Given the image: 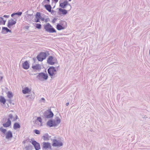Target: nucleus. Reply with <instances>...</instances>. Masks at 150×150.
I'll return each instance as SVG.
<instances>
[{
  "label": "nucleus",
  "mask_w": 150,
  "mask_h": 150,
  "mask_svg": "<svg viewBox=\"0 0 150 150\" xmlns=\"http://www.w3.org/2000/svg\"><path fill=\"white\" fill-rule=\"evenodd\" d=\"M46 31L50 33H56V31L49 23L44 25Z\"/></svg>",
  "instance_id": "3"
},
{
  "label": "nucleus",
  "mask_w": 150,
  "mask_h": 150,
  "mask_svg": "<svg viewBox=\"0 0 150 150\" xmlns=\"http://www.w3.org/2000/svg\"><path fill=\"white\" fill-rule=\"evenodd\" d=\"M40 102L41 103L43 102V103H45V99L44 98H42L40 100Z\"/></svg>",
  "instance_id": "31"
},
{
  "label": "nucleus",
  "mask_w": 150,
  "mask_h": 150,
  "mask_svg": "<svg viewBox=\"0 0 150 150\" xmlns=\"http://www.w3.org/2000/svg\"><path fill=\"white\" fill-rule=\"evenodd\" d=\"M32 68L35 70H40L41 69V66L39 64H37L32 67Z\"/></svg>",
  "instance_id": "22"
},
{
  "label": "nucleus",
  "mask_w": 150,
  "mask_h": 150,
  "mask_svg": "<svg viewBox=\"0 0 150 150\" xmlns=\"http://www.w3.org/2000/svg\"><path fill=\"white\" fill-rule=\"evenodd\" d=\"M29 95H27V96H26V97H28V96H29Z\"/></svg>",
  "instance_id": "45"
},
{
  "label": "nucleus",
  "mask_w": 150,
  "mask_h": 150,
  "mask_svg": "<svg viewBox=\"0 0 150 150\" xmlns=\"http://www.w3.org/2000/svg\"><path fill=\"white\" fill-rule=\"evenodd\" d=\"M61 25L58 24L56 26V28L58 30H61L64 29L67 26V23L65 22H63Z\"/></svg>",
  "instance_id": "11"
},
{
  "label": "nucleus",
  "mask_w": 150,
  "mask_h": 150,
  "mask_svg": "<svg viewBox=\"0 0 150 150\" xmlns=\"http://www.w3.org/2000/svg\"><path fill=\"white\" fill-rule=\"evenodd\" d=\"M149 54H150V50H149Z\"/></svg>",
  "instance_id": "46"
},
{
  "label": "nucleus",
  "mask_w": 150,
  "mask_h": 150,
  "mask_svg": "<svg viewBox=\"0 0 150 150\" xmlns=\"http://www.w3.org/2000/svg\"><path fill=\"white\" fill-rule=\"evenodd\" d=\"M69 105V103H67L66 104V105L67 106H68Z\"/></svg>",
  "instance_id": "43"
},
{
  "label": "nucleus",
  "mask_w": 150,
  "mask_h": 150,
  "mask_svg": "<svg viewBox=\"0 0 150 150\" xmlns=\"http://www.w3.org/2000/svg\"><path fill=\"white\" fill-rule=\"evenodd\" d=\"M23 67L25 69H28L29 67V65L27 61H25L23 64Z\"/></svg>",
  "instance_id": "17"
},
{
  "label": "nucleus",
  "mask_w": 150,
  "mask_h": 150,
  "mask_svg": "<svg viewBox=\"0 0 150 150\" xmlns=\"http://www.w3.org/2000/svg\"><path fill=\"white\" fill-rule=\"evenodd\" d=\"M46 9L49 12H50L51 11V7L50 5L46 4L44 6Z\"/></svg>",
  "instance_id": "25"
},
{
  "label": "nucleus",
  "mask_w": 150,
  "mask_h": 150,
  "mask_svg": "<svg viewBox=\"0 0 150 150\" xmlns=\"http://www.w3.org/2000/svg\"><path fill=\"white\" fill-rule=\"evenodd\" d=\"M30 142L34 146L35 150H39L40 149V144L35 141L31 139Z\"/></svg>",
  "instance_id": "9"
},
{
  "label": "nucleus",
  "mask_w": 150,
  "mask_h": 150,
  "mask_svg": "<svg viewBox=\"0 0 150 150\" xmlns=\"http://www.w3.org/2000/svg\"><path fill=\"white\" fill-rule=\"evenodd\" d=\"M21 127L20 125L18 123H15L13 126V128L14 129H18L20 128Z\"/></svg>",
  "instance_id": "23"
},
{
  "label": "nucleus",
  "mask_w": 150,
  "mask_h": 150,
  "mask_svg": "<svg viewBox=\"0 0 150 150\" xmlns=\"http://www.w3.org/2000/svg\"><path fill=\"white\" fill-rule=\"evenodd\" d=\"M34 132L36 134H40V132L39 130L37 129L34 130Z\"/></svg>",
  "instance_id": "32"
},
{
  "label": "nucleus",
  "mask_w": 150,
  "mask_h": 150,
  "mask_svg": "<svg viewBox=\"0 0 150 150\" xmlns=\"http://www.w3.org/2000/svg\"><path fill=\"white\" fill-rule=\"evenodd\" d=\"M54 1H55V2H57L58 0H53Z\"/></svg>",
  "instance_id": "44"
},
{
  "label": "nucleus",
  "mask_w": 150,
  "mask_h": 150,
  "mask_svg": "<svg viewBox=\"0 0 150 150\" xmlns=\"http://www.w3.org/2000/svg\"><path fill=\"white\" fill-rule=\"evenodd\" d=\"M8 117V119H9L10 120L11 119L13 121H16L18 119V117L17 115H16L15 117L13 116L11 114H10L9 115Z\"/></svg>",
  "instance_id": "18"
},
{
  "label": "nucleus",
  "mask_w": 150,
  "mask_h": 150,
  "mask_svg": "<svg viewBox=\"0 0 150 150\" xmlns=\"http://www.w3.org/2000/svg\"><path fill=\"white\" fill-rule=\"evenodd\" d=\"M15 14H16V15H18V16H20L22 14V12H17L16 13H15Z\"/></svg>",
  "instance_id": "34"
},
{
  "label": "nucleus",
  "mask_w": 150,
  "mask_h": 150,
  "mask_svg": "<svg viewBox=\"0 0 150 150\" xmlns=\"http://www.w3.org/2000/svg\"><path fill=\"white\" fill-rule=\"evenodd\" d=\"M5 135L6 138L7 139H11L13 137L12 132L10 130L8 131Z\"/></svg>",
  "instance_id": "15"
},
{
  "label": "nucleus",
  "mask_w": 150,
  "mask_h": 150,
  "mask_svg": "<svg viewBox=\"0 0 150 150\" xmlns=\"http://www.w3.org/2000/svg\"><path fill=\"white\" fill-rule=\"evenodd\" d=\"M0 131L3 134V135L2 136L3 137H4L6 133V129H5L3 127H0Z\"/></svg>",
  "instance_id": "21"
},
{
  "label": "nucleus",
  "mask_w": 150,
  "mask_h": 150,
  "mask_svg": "<svg viewBox=\"0 0 150 150\" xmlns=\"http://www.w3.org/2000/svg\"><path fill=\"white\" fill-rule=\"evenodd\" d=\"M16 15L15 13H13L11 15V16L13 17L14 15Z\"/></svg>",
  "instance_id": "41"
},
{
  "label": "nucleus",
  "mask_w": 150,
  "mask_h": 150,
  "mask_svg": "<svg viewBox=\"0 0 150 150\" xmlns=\"http://www.w3.org/2000/svg\"><path fill=\"white\" fill-rule=\"evenodd\" d=\"M57 18H54L53 19V20L52 21V23H55L56 21H57Z\"/></svg>",
  "instance_id": "36"
},
{
  "label": "nucleus",
  "mask_w": 150,
  "mask_h": 150,
  "mask_svg": "<svg viewBox=\"0 0 150 150\" xmlns=\"http://www.w3.org/2000/svg\"><path fill=\"white\" fill-rule=\"evenodd\" d=\"M59 11L60 12H61L62 13L63 15H66L67 13V10H66L65 9H62L61 8H59Z\"/></svg>",
  "instance_id": "26"
},
{
  "label": "nucleus",
  "mask_w": 150,
  "mask_h": 150,
  "mask_svg": "<svg viewBox=\"0 0 150 150\" xmlns=\"http://www.w3.org/2000/svg\"><path fill=\"white\" fill-rule=\"evenodd\" d=\"M35 27L38 29H40L41 27V25L40 24L36 23L35 24Z\"/></svg>",
  "instance_id": "30"
},
{
  "label": "nucleus",
  "mask_w": 150,
  "mask_h": 150,
  "mask_svg": "<svg viewBox=\"0 0 150 150\" xmlns=\"http://www.w3.org/2000/svg\"><path fill=\"white\" fill-rule=\"evenodd\" d=\"M29 146H26L25 148L26 150H29Z\"/></svg>",
  "instance_id": "40"
},
{
  "label": "nucleus",
  "mask_w": 150,
  "mask_h": 150,
  "mask_svg": "<svg viewBox=\"0 0 150 150\" xmlns=\"http://www.w3.org/2000/svg\"><path fill=\"white\" fill-rule=\"evenodd\" d=\"M23 93L24 94L29 93L31 91V89L28 87H25L22 91Z\"/></svg>",
  "instance_id": "19"
},
{
  "label": "nucleus",
  "mask_w": 150,
  "mask_h": 150,
  "mask_svg": "<svg viewBox=\"0 0 150 150\" xmlns=\"http://www.w3.org/2000/svg\"><path fill=\"white\" fill-rule=\"evenodd\" d=\"M61 122V119L58 117H57L56 120H50L47 123V125L50 127L57 126Z\"/></svg>",
  "instance_id": "1"
},
{
  "label": "nucleus",
  "mask_w": 150,
  "mask_h": 150,
  "mask_svg": "<svg viewBox=\"0 0 150 150\" xmlns=\"http://www.w3.org/2000/svg\"><path fill=\"white\" fill-rule=\"evenodd\" d=\"M6 22V20H4V19H3V25H5V24Z\"/></svg>",
  "instance_id": "38"
},
{
  "label": "nucleus",
  "mask_w": 150,
  "mask_h": 150,
  "mask_svg": "<svg viewBox=\"0 0 150 150\" xmlns=\"http://www.w3.org/2000/svg\"><path fill=\"white\" fill-rule=\"evenodd\" d=\"M2 79H3V77L2 76H0V81Z\"/></svg>",
  "instance_id": "42"
},
{
  "label": "nucleus",
  "mask_w": 150,
  "mask_h": 150,
  "mask_svg": "<svg viewBox=\"0 0 150 150\" xmlns=\"http://www.w3.org/2000/svg\"><path fill=\"white\" fill-rule=\"evenodd\" d=\"M53 115V113L50 110H47L45 113V116L46 118L52 117Z\"/></svg>",
  "instance_id": "12"
},
{
  "label": "nucleus",
  "mask_w": 150,
  "mask_h": 150,
  "mask_svg": "<svg viewBox=\"0 0 150 150\" xmlns=\"http://www.w3.org/2000/svg\"><path fill=\"white\" fill-rule=\"evenodd\" d=\"M47 57V54L45 52H42L38 55L37 58L39 61H42L43 60L45 59Z\"/></svg>",
  "instance_id": "7"
},
{
  "label": "nucleus",
  "mask_w": 150,
  "mask_h": 150,
  "mask_svg": "<svg viewBox=\"0 0 150 150\" xmlns=\"http://www.w3.org/2000/svg\"><path fill=\"white\" fill-rule=\"evenodd\" d=\"M42 149L43 150H47L51 149V144L49 142H43L42 143Z\"/></svg>",
  "instance_id": "6"
},
{
  "label": "nucleus",
  "mask_w": 150,
  "mask_h": 150,
  "mask_svg": "<svg viewBox=\"0 0 150 150\" xmlns=\"http://www.w3.org/2000/svg\"><path fill=\"white\" fill-rule=\"evenodd\" d=\"M11 32V30L8 29L7 27H3L1 31V33L3 34H6L8 32Z\"/></svg>",
  "instance_id": "16"
},
{
  "label": "nucleus",
  "mask_w": 150,
  "mask_h": 150,
  "mask_svg": "<svg viewBox=\"0 0 150 150\" xmlns=\"http://www.w3.org/2000/svg\"><path fill=\"white\" fill-rule=\"evenodd\" d=\"M16 23V21H14L13 19H11L9 20L8 21L7 26L8 28H11L13 25H15Z\"/></svg>",
  "instance_id": "14"
},
{
  "label": "nucleus",
  "mask_w": 150,
  "mask_h": 150,
  "mask_svg": "<svg viewBox=\"0 0 150 150\" xmlns=\"http://www.w3.org/2000/svg\"><path fill=\"white\" fill-rule=\"evenodd\" d=\"M3 17L5 18H8L9 17V16L4 15L3 16Z\"/></svg>",
  "instance_id": "37"
},
{
  "label": "nucleus",
  "mask_w": 150,
  "mask_h": 150,
  "mask_svg": "<svg viewBox=\"0 0 150 150\" xmlns=\"http://www.w3.org/2000/svg\"><path fill=\"white\" fill-rule=\"evenodd\" d=\"M43 139L45 141H47L49 139L50 137L47 134H45L42 137Z\"/></svg>",
  "instance_id": "24"
},
{
  "label": "nucleus",
  "mask_w": 150,
  "mask_h": 150,
  "mask_svg": "<svg viewBox=\"0 0 150 150\" xmlns=\"http://www.w3.org/2000/svg\"><path fill=\"white\" fill-rule=\"evenodd\" d=\"M40 18H36V19H35V22H40Z\"/></svg>",
  "instance_id": "35"
},
{
  "label": "nucleus",
  "mask_w": 150,
  "mask_h": 150,
  "mask_svg": "<svg viewBox=\"0 0 150 150\" xmlns=\"http://www.w3.org/2000/svg\"><path fill=\"white\" fill-rule=\"evenodd\" d=\"M36 125L38 127H40L42 125V119L41 117H38L37 118L35 123Z\"/></svg>",
  "instance_id": "13"
},
{
  "label": "nucleus",
  "mask_w": 150,
  "mask_h": 150,
  "mask_svg": "<svg viewBox=\"0 0 150 150\" xmlns=\"http://www.w3.org/2000/svg\"><path fill=\"white\" fill-rule=\"evenodd\" d=\"M48 73L51 78H54L57 76V72L53 67H50L47 70Z\"/></svg>",
  "instance_id": "2"
},
{
  "label": "nucleus",
  "mask_w": 150,
  "mask_h": 150,
  "mask_svg": "<svg viewBox=\"0 0 150 150\" xmlns=\"http://www.w3.org/2000/svg\"><path fill=\"white\" fill-rule=\"evenodd\" d=\"M0 102L1 103H2L4 104H5L6 103V99L3 96H0Z\"/></svg>",
  "instance_id": "27"
},
{
  "label": "nucleus",
  "mask_w": 150,
  "mask_h": 150,
  "mask_svg": "<svg viewBox=\"0 0 150 150\" xmlns=\"http://www.w3.org/2000/svg\"><path fill=\"white\" fill-rule=\"evenodd\" d=\"M11 122L9 119H8L7 121L5 123L3 124V125L4 127H9L11 125Z\"/></svg>",
  "instance_id": "20"
},
{
  "label": "nucleus",
  "mask_w": 150,
  "mask_h": 150,
  "mask_svg": "<svg viewBox=\"0 0 150 150\" xmlns=\"http://www.w3.org/2000/svg\"><path fill=\"white\" fill-rule=\"evenodd\" d=\"M3 18L0 17V25L3 24Z\"/></svg>",
  "instance_id": "33"
},
{
  "label": "nucleus",
  "mask_w": 150,
  "mask_h": 150,
  "mask_svg": "<svg viewBox=\"0 0 150 150\" xmlns=\"http://www.w3.org/2000/svg\"><path fill=\"white\" fill-rule=\"evenodd\" d=\"M41 17V16L40 15V13L39 12H37L36 14L35 18H40Z\"/></svg>",
  "instance_id": "29"
},
{
  "label": "nucleus",
  "mask_w": 150,
  "mask_h": 150,
  "mask_svg": "<svg viewBox=\"0 0 150 150\" xmlns=\"http://www.w3.org/2000/svg\"><path fill=\"white\" fill-rule=\"evenodd\" d=\"M63 145V143L60 140L55 139L52 140V146L54 147H60Z\"/></svg>",
  "instance_id": "5"
},
{
  "label": "nucleus",
  "mask_w": 150,
  "mask_h": 150,
  "mask_svg": "<svg viewBox=\"0 0 150 150\" xmlns=\"http://www.w3.org/2000/svg\"><path fill=\"white\" fill-rule=\"evenodd\" d=\"M37 78L41 81L46 80L48 78V76L47 74L44 73H40L38 74Z\"/></svg>",
  "instance_id": "4"
},
{
  "label": "nucleus",
  "mask_w": 150,
  "mask_h": 150,
  "mask_svg": "<svg viewBox=\"0 0 150 150\" xmlns=\"http://www.w3.org/2000/svg\"><path fill=\"white\" fill-rule=\"evenodd\" d=\"M7 96L9 98H11L13 96V94L12 92L9 91L7 93Z\"/></svg>",
  "instance_id": "28"
},
{
  "label": "nucleus",
  "mask_w": 150,
  "mask_h": 150,
  "mask_svg": "<svg viewBox=\"0 0 150 150\" xmlns=\"http://www.w3.org/2000/svg\"><path fill=\"white\" fill-rule=\"evenodd\" d=\"M40 19L42 21H44L45 20L44 18H42L41 17L40 18Z\"/></svg>",
  "instance_id": "39"
},
{
  "label": "nucleus",
  "mask_w": 150,
  "mask_h": 150,
  "mask_svg": "<svg viewBox=\"0 0 150 150\" xmlns=\"http://www.w3.org/2000/svg\"><path fill=\"white\" fill-rule=\"evenodd\" d=\"M59 6L62 8H65L66 6H68L69 11L70 10L71 8V5L68 3V1L67 0L65 1L64 2L60 4Z\"/></svg>",
  "instance_id": "10"
},
{
  "label": "nucleus",
  "mask_w": 150,
  "mask_h": 150,
  "mask_svg": "<svg viewBox=\"0 0 150 150\" xmlns=\"http://www.w3.org/2000/svg\"><path fill=\"white\" fill-rule=\"evenodd\" d=\"M57 60L56 58L52 56H49L47 60V63L50 65H53L56 63Z\"/></svg>",
  "instance_id": "8"
}]
</instances>
